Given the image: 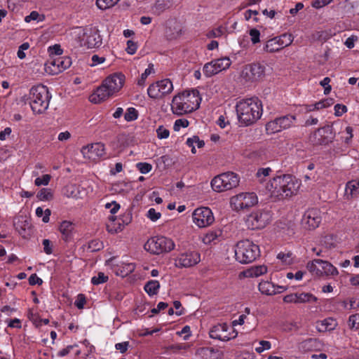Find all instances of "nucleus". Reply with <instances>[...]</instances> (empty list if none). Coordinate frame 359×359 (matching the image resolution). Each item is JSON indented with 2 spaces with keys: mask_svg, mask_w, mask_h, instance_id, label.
Masks as SVG:
<instances>
[{
  "mask_svg": "<svg viewBox=\"0 0 359 359\" xmlns=\"http://www.w3.org/2000/svg\"><path fill=\"white\" fill-rule=\"evenodd\" d=\"M300 186V181L294 176L283 175L269 180L266 184V190L271 197L281 200L296 194Z\"/></svg>",
  "mask_w": 359,
  "mask_h": 359,
  "instance_id": "f257e3e1",
  "label": "nucleus"
},
{
  "mask_svg": "<svg viewBox=\"0 0 359 359\" xmlns=\"http://www.w3.org/2000/svg\"><path fill=\"white\" fill-rule=\"evenodd\" d=\"M201 97L198 90H184L175 95L171 103V110L178 116L184 115L198 109Z\"/></svg>",
  "mask_w": 359,
  "mask_h": 359,
  "instance_id": "f03ea898",
  "label": "nucleus"
},
{
  "mask_svg": "<svg viewBox=\"0 0 359 359\" xmlns=\"http://www.w3.org/2000/svg\"><path fill=\"white\" fill-rule=\"evenodd\" d=\"M236 109L239 122L245 126L255 123L261 118L263 112L262 103L257 97L238 101Z\"/></svg>",
  "mask_w": 359,
  "mask_h": 359,
  "instance_id": "7ed1b4c3",
  "label": "nucleus"
},
{
  "mask_svg": "<svg viewBox=\"0 0 359 359\" xmlns=\"http://www.w3.org/2000/svg\"><path fill=\"white\" fill-rule=\"evenodd\" d=\"M124 81L125 76L122 74L116 73L109 75L103 81L102 84L90 95V102L97 104L106 100L121 89Z\"/></svg>",
  "mask_w": 359,
  "mask_h": 359,
  "instance_id": "20e7f679",
  "label": "nucleus"
},
{
  "mask_svg": "<svg viewBox=\"0 0 359 359\" xmlns=\"http://www.w3.org/2000/svg\"><path fill=\"white\" fill-rule=\"evenodd\" d=\"M51 95L43 85L33 86L29 93V103L34 114H43L48 108Z\"/></svg>",
  "mask_w": 359,
  "mask_h": 359,
  "instance_id": "39448f33",
  "label": "nucleus"
},
{
  "mask_svg": "<svg viewBox=\"0 0 359 359\" xmlns=\"http://www.w3.org/2000/svg\"><path fill=\"white\" fill-rule=\"evenodd\" d=\"M234 252L236 259L241 264L251 263L260 255L259 246L250 240L239 241Z\"/></svg>",
  "mask_w": 359,
  "mask_h": 359,
  "instance_id": "423d86ee",
  "label": "nucleus"
},
{
  "mask_svg": "<svg viewBox=\"0 0 359 359\" xmlns=\"http://www.w3.org/2000/svg\"><path fill=\"white\" fill-rule=\"evenodd\" d=\"M239 181L237 174L227 172L215 177L211 181V187L215 191L222 192L236 187Z\"/></svg>",
  "mask_w": 359,
  "mask_h": 359,
  "instance_id": "0eeeda50",
  "label": "nucleus"
},
{
  "mask_svg": "<svg viewBox=\"0 0 359 359\" xmlns=\"http://www.w3.org/2000/svg\"><path fill=\"white\" fill-rule=\"evenodd\" d=\"M175 247L174 241L171 238L163 236H153L144 244L146 250L156 255L169 252L174 250Z\"/></svg>",
  "mask_w": 359,
  "mask_h": 359,
  "instance_id": "6e6552de",
  "label": "nucleus"
},
{
  "mask_svg": "<svg viewBox=\"0 0 359 359\" xmlns=\"http://www.w3.org/2000/svg\"><path fill=\"white\" fill-rule=\"evenodd\" d=\"M74 33L82 39H80L82 45L86 46L88 48L99 47L102 44V38L99 30L95 27L84 29L83 27H76Z\"/></svg>",
  "mask_w": 359,
  "mask_h": 359,
  "instance_id": "1a4fd4ad",
  "label": "nucleus"
},
{
  "mask_svg": "<svg viewBox=\"0 0 359 359\" xmlns=\"http://www.w3.org/2000/svg\"><path fill=\"white\" fill-rule=\"evenodd\" d=\"M258 202L257 195L253 192H241L230 198V206L235 211L248 209Z\"/></svg>",
  "mask_w": 359,
  "mask_h": 359,
  "instance_id": "9d476101",
  "label": "nucleus"
},
{
  "mask_svg": "<svg viewBox=\"0 0 359 359\" xmlns=\"http://www.w3.org/2000/svg\"><path fill=\"white\" fill-rule=\"evenodd\" d=\"M306 267L311 274L316 277L334 276L338 274L337 269L332 264L320 259L309 262Z\"/></svg>",
  "mask_w": 359,
  "mask_h": 359,
  "instance_id": "9b49d317",
  "label": "nucleus"
},
{
  "mask_svg": "<svg viewBox=\"0 0 359 359\" xmlns=\"http://www.w3.org/2000/svg\"><path fill=\"white\" fill-rule=\"evenodd\" d=\"M271 219V215L269 211L258 210L248 215L245 224L249 229H260L264 228Z\"/></svg>",
  "mask_w": 359,
  "mask_h": 359,
  "instance_id": "f8f14e48",
  "label": "nucleus"
},
{
  "mask_svg": "<svg viewBox=\"0 0 359 359\" xmlns=\"http://www.w3.org/2000/svg\"><path fill=\"white\" fill-rule=\"evenodd\" d=\"M209 334L212 339L227 341L236 338L238 332L231 325L226 323H218L211 327Z\"/></svg>",
  "mask_w": 359,
  "mask_h": 359,
  "instance_id": "ddd939ff",
  "label": "nucleus"
},
{
  "mask_svg": "<svg viewBox=\"0 0 359 359\" xmlns=\"http://www.w3.org/2000/svg\"><path fill=\"white\" fill-rule=\"evenodd\" d=\"M192 222L198 228H206L213 224L215 217L210 208L201 207L193 212Z\"/></svg>",
  "mask_w": 359,
  "mask_h": 359,
  "instance_id": "4468645a",
  "label": "nucleus"
},
{
  "mask_svg": "<svg viewBox=\"0 0 359 359\" xmlns=\"http://www.w3.org/2000/svg\"><path fill=\"white\" fill-rule=\"evenodd\" d=\"M294 120L295 116L287 115L269 121L266 124V133L269 135L281 133L282 131L290 128L292 126Z\"/></svg>",
  "mask_w": 359,
  "mask_h": 359,
  "instance_id": "2eb2a0df",
  "label": "nucleus"
},
{
  "mask_svg": "<svg viewBox=\"0 0 359 359\" xmlns=\"http://www.w3.org/2000/svg\"><path fill=\"white\" fill-rule=\"evenodd\" d=\"M231 64L230 59L227 57L213 60L206 63L203 67V72L207 77H210L222 71L228 69Z\"/></svg>",
  "mask_w": 359,
  "mask_h": 359,
  "instance_id": "dca6fc26",
  "label": "nucleus"
},
{
  "mask_svg": "<svg viewBox=\"0 0 359 359\" xmlns=\"http://www.w3.org/2000/svg\"><path fill=\"white\" fill-rule=\"evenodd\" d=\"M322 220L320 211L312 208L306 211L302 219V224L304 229L312 230L317 228Z\"/></svg>",
  "mask_w": 359,
  "mask_h": 359,
  "instance_id": "f3484780",
  "label": "nucleus"
},
{
  "mask_svg": "<svg viewBox=\"0 0 359 359\" xmlns=\"http://www.w3.org/2000/svg\"><path fill=\"white\" fill-rule=\"evenodd\" d=\"M81 151L85 158L93 161L98 160L105 154L104 146L101 142H95L83 147Z\"/></svg>",
  "mask_w": 359,
  "mask_h": 359,
  "instance_id": "a211bd4d",
  "label": "nucleus"
},
{
  "mask_svg": "<svg viewBox=\"0 0 359 359\" xmlns=\"http://www.w3.org/2000/svg\"><path fill=\"white\" fill-rule=\"evenodd\" d=\"M71 65L70 57L59 56L46 65V71L50 74H57L69 68Z\"/></svg>",
  "mask_w": 359,
  "mask_h": 359,
  "instance_id": "6ab92c4d",
  "label": "nucleus"
},
{
  "mask_svg": "<svg viewBox=\"0 0 359 359\" xmlns=\"http://www.w3.org/2000/svg\"><path fill=\"white\" fill-rule=\"evenodd\" d=\"M265 67L259 63L246 65L242 71V76L249 81H255L264 76Z\"/></svg>",
  "mask_w": 359,
  "mask_h": 359,
  "instance_id": "aec40b11",
  "label": "nucleus"
},
{
  "mask_svg": "<svg viewBox=\"0 0 359 359\" xmlns=\"http://www.w3.org/2000/svg\"><path fill=\"white\" fill-rule=\"evenodd\" d=\"M201 262V255L196 251H188L180 254L175 260L178 267H191Z\"/></svg>",
  "mask_w": 359,
  "mask_h": 359,
  "instance_id": "412c9836",
  "label": "nucleus"
},
{
  "mask_svg": "<svg viewBox=\"0 0 359 359\" xmlns=\"http://www.w3.org/2000/svg\"><path fill=\"white\" fill-rule=\"evenodd\" d=\"M259 292L265 295H275L287 290L285 286L275 285L271 281H261L258 285Z\"/></svg>",
  "mask_w": 359,
  "mask_h": 359,
  "instance_id": "4be33fe9",
  "label": "nucleus"
},
{
  "mask_svg": "<svg viewBox=\"0 0 359 359\" xmlns=\"http://www.w3.org/2000/svg\"><path fill=\"white\" fill-rule=\"evenodd\" d=\"M59 231L65 242L69 243L73 240L75 230L74 224L72 222L62 221L60 224Z\"/></svg>",
  "mask_w": 359,
  "mask_h": 359,
  "instance_id": "5701e85b",
  "label": "nucleus"
},
{
  "mask_svg": "<svg viewBox=\"0 0 359 359\" xmlns=\"http://www.w3.org/2000/svg\"><path fill=\"white\" fill-rule=\"evenodd\" d=\"M338 323L336 319L329 317L316 323V328L320 332H330L334 330Z\"/></svg>",
  "mask_w": 359,
  "mask_h": 359,
  "instance_id": "b1692460",
  "label": "nucleus"
},
{
  "mask_svg": "<svg viewBox=\"0 0 359 359\" xmlns=\"http://www.w3.org/2000/svg\"><path fill=\"white\" fill-rule=\"evenodd\" d=\"M290 40L287 41H283L277 37H274L271 39H269L266 41V45L264 46V50L266 52L274 53L279 51L284 47H286L290 45Z\"/></svg>",
  "mask_w": 359,
  "mask_h": 359,
  "instance_id": "393cba45",
  "label": "nucleus"
},
{
  "mask_svg": "<svg viewBox=\"0 0 359 359\" xmlns=\"http://www.w3.org/2000/svg\"><path fill=\"white\" fill-rule=\"evenodd\" d=\"M222 234V231L219 229L210 230L202 237V242L205 245L215 244L219 241Z\"/></svg>",
  "mask_w": 359,
  "mask_h": 359,
  "instance_id": "a878e982",
  "label": "nucleus"
},
{
  "mask_svg": "<svg viewBox=\"0 0 359 359\" xmlns=\"http://www.w3.org/2000/svg\"><path fill=\"white\" fill-rule=\"evenodd\" d=\"M359 195V180H351L347 182L345 188V196L347 198L356 197Z\"/></svg>",
  "mask_w": 359,
  "mask_h": 359,
  "instance_id": "bb28decb",
  "label": "nucleus"
},
{
  "mask_svg": "<svg viewBox=\"0 0 359 359\" xmlns=\"http://www.w3.org/2000/svg\"><path fill=\"white\" fill-rule=\"evenodd\" d=\"M135 269V266L133 263H123L118 266L116 270V274L122 277H125L131 273Z\"/></svg>",
  "mask_w": 359,
  "mask_h": 359,
  "instance_id": "cd10ccee",
  "label": "nucleus"
},
{
  "mask_svg": "<svg viewBox=\"0 0 359 359\" xmlns=\"http://www.w3.org/2000/svg\"><path fill=\"white\" fill-rule=\"evenodd\" d=\"M158 85L160 92L161 93L162 97L170 93L173 90L172 83L169 79H163L159 81H157Z\"/></svg>",
  "mask_w": 359,
  "mask_h": 359,
  "instance_id": "c85d7f7f",
  "label": "nucleus"
},
{
  "mask_svg": "<svg viewBox=\"0 0 359 359\" xmlns=\"http://www.w3.org/2000/svg\"><path fill=\"white\" fill-rule=\"evenodd\" d=\"M159 287V282L156 280H151L146 283L144 285V290L149 296H153L158 293Z\"/></svg>",
  "mask_w": 359,
  "mask_h": 359,
  "instance_id": "c756f323",
  "label": "nucleus"
},
{
  "mask_svg": "<svg viewBox=\"0 0 359 359\" xmlns=\"http://www.w3.org/2000/svg\"><path fill=\"white\" fill-rule=\"evenodd\" d=\"M317 301V297L309 292H297V304L313 303Z\"/></svg>",
  "mask_w": 359,
  "mask_h": 359,
  "instance_id": "7c9ffc66",
  "label": "nucleus"
},
{
  "mask_svg": "<svg viewBox=\"0 0 359 359\" xmlns=\"http://www.w3.org/2000/svg\"><path fill=\"white\" fill-rule=\"evenodd\" d=\"M320 345V341L316 339L310 338L302 343V348L304 351H312L316 349Z\"/></svg>",
  "mask_w": 359,
  "mask_h": 359,
  "instance_id": "2f4dec72",
  "label": "nucleus"
},
{
  "mask_svg": "<svg viewBox=\"0 0 359 359\" xmlns=\"http://www.w3.org/2000/svg\"><path fill=\"white\" fill-rule=\"evenodd\" d=\"M187 144L189 147H191V152L193 154H196V149L195 147V144L197 145L198 148H201L204 146L203 140H200L198 136H192L191 137H189L187 140Z\"/></svg>",
  "mask_w": 359,
  "mask_h": 359,
  "instance_id": "473e14b6",
  "label": "nucleus"
},
{
  "mask_svg": "<svg viewBox=\"0 0 359 359\" xmlns=\"http://www.w3.org/2000/svg\"><path fill=\"white\" fill-rule=\"evenodd\" d=\"M267 268L264 265H260L252 267L247 272L248 276L251 277H258L266 273Z\"/></svg>",
  "mask_w": 359,
  "mask_h": 359,
  "instance_id": "72a5a7b5",
  "label": "nucleus"
},
{
  "mask_svg": "<svg viewBox=\"0 0 359 359\" xmlns=\"http://www.w3.org/2000/svg\"><path fill=\"white\" fill-rule=\"evenodd\" d=\"M147 93L148 95L151 98L158 99L162 97L161 93L160 92L157 82L149 86L147 89Z\"/></svg>",
  "mask_w": 359,
  "mask_h": 359,
  "instance_id": "f704fd0d",
  "label": "nucleus"
},
{
  "mask_svg": "<svg viewBox=\"0 0 359 359\" xmlns=\"http://www.w3.org/2000/svg\"><path fill=\"white\" fill-rule=\"evenodd\" d=\"M109 276L103 272H99L97 275L91 278V283L94 285H98L107 282Z\"/></svg>",
  "mask_w": 359,
  "mask_h": 359,
  "instance_id": "c9c22d12",
  "label": "nucleus"
},
{
  "mask_svg": "<svg viewBox=\"0 0 359 359\" xmlns=\"http://www.w3.org/2000/svg\"><path fill=\"white\" fill-rule=\"evenodd\" d=\"M120 0H97L96 5L101 10H106L115 6Z\"/></svg>",
  "mask_w": 359,
  "mask_h": 359,
  "instance_id": "e433bc0d",
  "label": "nucleus"
},
{
  "mask_svg": "<svg viewBox=\"0 0 359 359\" xmlns=\"http://www.w3.org/2000/svg\"><path fill=\"white\" fill-rule=\"evenodd\" d=\"M67 197H72L74 198H82V195L79 187L75 185H70L67 189V192L65 193Z\"/></svg>",
  "mask_w": 359,
  "mask_h": 359,
  "instance_id": "4c0bfd02",
  "label": "nucleus"
},
{
  "mask_svg": "<svg viewBox=\"0 0 359 359\" xmlns=\"http://www.w3.org/2000/svg\"><path fill=\"white\" fill-rule=\"evenodd\" d=\"M37 198L41 201H47L53 198V194L49 189L43 188L39 191Z\"/></svg>",
  "mask_w": 359,
  "mask_h": 359,
  "instance_id": "58836bf2",
  "label": "nucleus"
},
{
  "mask_svg": "<svg viewBox=\"0 0 359 359\" xmlns=\"http://www.w3.org/2000/svg\"><path fill=\"white\" fill-rule=\"evenodd\" d=\"M154 72V65L149 64L148 67L141 74L140 78L137 81V84L140 86H144L145 81H146L147 78L148 77V76Z\"/></svg>",
  "mask_w": 359,
  "mask_h": 359,
  "instance_id": "ea45409f",
  "label": "nucleus"
},
{
  "mask_svg": "<svg viewBox=\"0 0 359 359\" xmlns=\"http://www.w3.org/2000/svg\"><path fill=\"white\" fill-rule=\"evenodd\" d=\"M290 252H280L277 255V259L285 265H290L292 263L293 258Z\"/></svg>",
  "mask_w": 359,
  "mask_h": 359,
  "instance_id": "a19ab883",
  "label": "nucleus"
},
{
  "mask_svg": "<svg viewBox=\"0 0 359 359\" xmlns=\"http://www.w3.org/2000/svg\"><path fill=\"white\" fill-rule=\"evenodd\" d=\"M50 214L51 212L49 209H46L45 210H43V208L41 207H38L36 209V216L39 217H42V221L44 223H47L49 222Z\"/></svg>",
  "mask_w": 359,
  "mask_h": 359,
  "instance_id": "79ce46f5",
  "label": "nucleus"
},
{
  "mask_svg": "<svg viewBox=\"0 0 359 359\" xmlns=\"http://www.w3.org/2000/svg\"><path fill=\"white\" fill-rule=\"evenodd\" d=\"M348 326L351 330H359V313L348 317Z\"/></svg>",
  "mask_w": 359,
  "mask_h": 359,
  "instance_id": "37998d69",
  "label": "nucleus"
},
{
  "mask_svg": "<svg viewBox=\"0 0 359 359\" xmlns=\"http://www.w3.org/2000/svg\"><path fill=\"white\" fill-rule=\"evenodd\" d=\"M51 180V175L48 174L43 175L34 180V184L36 187L47 186Z\"/></svg>",
  "mask_w": 359,
  "mask_h": 359,
  "instance_id": "c03bdc74",
  "label": "nucleus"
},
{
  "mask_svg": "<svg viewBox=\"0 0 359 359\" xmlns=\"http://www.w3.org/2000/svg\"><path fill=\"white\" fill-rule=\"evenodd\" d=\"M137 111L133 107L128 108L124 114V118L127 121H134L137 119Z\"/></svg>",
  "mask_w": 359,
  "mask_h": 359,
  "instance_id": "a18cd8bd",
  "label": "nucleus"
},
{
  "mask_svg": "<svg viewBox=\"0 0 359 359\" xmlns=\"http://www.w3.org/2000/svg\"><path fill=\"white\" fill-rule=\"evenodd\" d=\"M334 104V100L332 98H327L323 100H320L316 103H315L316 108L317 110L327 108Z\"/></svg>",
  "mask_w": 359,
  "mask_h": 359,
  "instance_id": "49530a36",
  "label": "nucleus"
},
{
  "mask_svg": "<svg viewBox=\"0 0 359 359\" xmlns=\"http://www.w3.org/2000/svg\"><path fill=\"white\" fill-rule=\"evenodd\" d=\"M271 348V344L270 341L262 340L259 342V346L255 348V351L261 353L264 351L269 350Z\"/></svg>",
  "mask_w": 359,
  "mask_h": 359,
  "instance_id": "de8ad7c7",
  "label": "nucleus"
},
{
  "mask_svg": "<svg viewBox=\"0 0 359 359\" xmlns=\"http://www.w3.org/2000/svg\"><path fill=\"white\" fill-rule=\"evenodd\" d=\"M136 167L142 174H147L152 169V165L148 163H137L136 164Z\"/></svg>",
  "mask_w": 359,
  "mask_h": 359,
  "instance_id": "09e8293b",
  "label": "nucleus"
},
{
  "mask_svg": "<svg viewBox=\"0 0 359 359\" xmlns=\"http://www.w3.org/2000/svg\"><path fill=\"white\" fill-rule=\"evenodd\" d=\"M147 217L152 222H156L161 217V214L157 212L154 208H149L147 212Z\"/></svg>",
  "mask_w": 359,
  "mask_h": 359,
  "instance_id": "8fccbe9b",
  "label": "nucleus"
},
{
  "mask_svg": "<svg viewBox=\"0 0 359 359\" xmlns=\"http://www.w3.org/2000/svg\"><path fill=\"white\" fill-rule=\"evenodd\" d=\"M103 246L104 245L102 242L100 241L99 240H93L88 244V248L92 252L98 251L103 248Z\"/></svg>",
  "mask_w": 359,
  "mask_h": 359,
  "instance_id": "3c124183",
  "label": "nucleus"
},
{
  "mask_svg": "<svg viewBox=\"0 0 359 359\" xmlns=\"http://www.w3.org/2000/svg\"><path fill=\"white\" fill-rule=\"evenodd\" d=\"M271 172V169L270 168H259L257 172L256 176L259 180L262 182L264 177H267L270 174Z\"/></svg>",
  "mask_w": 359,
  "mask_h": 359,
  "instance_id": "603ef678",
  "label": "nucleus"
},
{
  "mask_svg": "<svg viewBox=\"0 0 359 359\" xmlns=\"http://www.w3.org/2000/svg\"><path fill=\"white\" fill-rule=\"evenodd\" d=\"M189 126V121L185 118H180L175 121L174 123V130L179 131L181 128H186Z\"/></svg>",
  "mask_w": 359,
  "mask_h": 359,
  "instance_id": "864d4df0",
  "label": "nucleus"
},
{
  "mask_svg": "<svg viewBox=\"0 0 359 359\" xmlns=\"http://www.w3.org/2000/svg\"><path fill=\"white\" fill-rule=\"evenodd\" d=\"M224 28L222 27H219L215 29L210 31L208 33L207 36L209 38H212V37L217 38V37L221 36L224 34Z\"/></svg>",
  "mask_w": 359,
  "mask_h": 359,
  "instance_id": "5fc2aeb1",
  "label": "nucleus"
},
{
  "mask_svg": "<svg viewBox=\"0 0 359 359\" xmlns=\"http://www.w3.org/2000/svg\"><path fill=\"white\" fill-rule=\"evenodd\" d=\"M105 208L109 209V212L114 215L118 212V210L120 209V205L117 203L115 201H113L111 203H107L105 205Z\"/></svg>",
  "mask_w": 359,
  "mask_h": 359,
  "instance_id": "6e6d98bb",
  "label": "nucleus"
},
{
  "mask_svg": "<svg viewBox=\"0 0 359 359\" xmlns=\"http://www.w3.org/2000/svg\"><path fill=\"white\" fill-rule=\"evenodd\" d=\"M250 36L251 37V41L253 44H255L259 41L260 32L257 29H252L250 30Z\"/></svg>",
  "mask_w": 359,
  "mask_h": 359,
  "instance_id": "4d7b16f0",
  "label": "nucleus"
},
{
  "mask_svg": "<svg viewBox=\"0 0 359 359\" xmlns=\"http://www.w3.org/2000/svg\"><path fill=\"white\" fill-rule=\"evenodd\" d=\"M43 252L46 255H50L53 252V245L48 239H43L42 241Z\"/></svg>",
  "mask_w": 359,
  "mask_h": 359,
  "instance_id": "13d9d810",
  "label": "nucleus"
},
{
  "mask_svg": "<svg viewBox=\"0 0 359 359\" xmlns=\"http://www.w3.org/2000/svg\"><path fill=\"white\" fill-rule=\"evenodd\" d=\"M137 48V46L136 43H135L134 41H133L131 40H128L127 41L126 51L128 54L133 55L136 52Z\"/></svg>",
  "mask_w": 359,
  "mask_h": 359,
  "instance_id": "bf43d9fd",
  "label": "nucleus"
},
{
  "mask_svg": "<svg viewBox=\"0 0 359 359\" xmlns=\"http://www.w3.org/2000/svg\"><path fill=\"white\" fill-rule=\"evenodd\" d=\"M104 57L99 56L98 55H93L91 57V61L92 63L90 64V66L94 67L97 66L100 64H102L105 61Z\"/></svg>",
  "mask_w": 359,
  "mask_h": 359,
  "instance_id": "052dcab7",
  "label": "nucleus"
},
{
  "mask_svg": "<svg viewBox=\"0 0 359 359\" xmlns=\"http://www.w3.org/2000/svg\"><path fill=\"white\" fill-rule=\"evenodd\" d=\"M86 303V297L83 294H79L74 302L75 306L81 309H83Z\"/></svg>",
  "mask_w": 359,
  "mask_h": 359,
  "instance_id": "680f3d73",
  "label": "nucleus"
},
{
  "mask_svg": "<svg viewBox=\"0 0 359 359\" xmlns=\"http://www.w3.org/2000/svg\"><path fill=\"white\" fill-rule=\"evenodd\" d=\"M283 302L287 304H289V303L297 304V292L285 296L283 297Z\"/></svg>",
  "mask_w": 359,
  "mask_h": 359,
  "instance_id": "e2e57ef3",
  "label": "nucleus"
},
{
  "mask_svg": "<svg viewBox=\"0 0 359 359\" xmlns=\"http://www.w3.org/2000/svg\"><path fill=\"white\" fill-rule=\"evenodd\" d=\"M333 0H314L312 2V6L316 8H320L329 4Z\"/></svg>",
  "mask_w": 359,
  "mask_h": 359,
  "instance_id": "0e129e2a",
  "label": "nucleus"
},
{
  "mask_svg": "<svg viewBox=\"0 0 359 359\" xmlns=\"http://www.w3.org/2000/svg\"><path fill=\"white\" fill-rule=\"evenodd\" d=\"M29 283L31 285H41L43 283V280H42L41 278L38 277L36 274L34 273V274H32L29 276Z\"/></svg>",
  "mask_w": 359,
  "mask_h": 359,
  "instance_id": "69168bd1",
  "label": "nucleus"
},
{
  "mask_svg": "<svg viewBox=\"0 0 359 359\" xmlns=\"http://www.w3.org/2000/svg\"><path fill=\"white\" fill-rule=\"evenodd\" d=\"M347 111L345 105L337 104L334 106V114L337 116H340Z\"/></svg>",
  "mask_w": 359,
  "mask_h": 359,
  "instance_id": "338daca9",
  "label": "nucleus"
},
{
  "mask_svg": "<svg viewBox=\"0 0 359 359\" xmlns=\"http://www.w3.org/2000/svg\"><path fill=\"white\" fill-rule=\"evenodd\" d=\"M128 346H129L128 341L117 343L115 345L116 349L122 353H125L128 350Z\"/></svg>",
  "mask_w": 359,
  "mask_h": 359,
  "instance_id": "774afa93",
  "label": "nucleus"
}]
</instances>
